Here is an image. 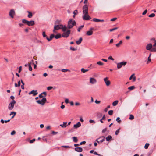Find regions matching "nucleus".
Returning <instances> with one entry per match:
<instances>
[{
	"label": "nucleus",
	"instance_id": "obj_51",
	"mask_svg": "<svg viewBox=\"0 0 156 156\" xmlns=\"http://www.w3.org/2000/svg\"><path fill=\"white\" fill-rule=\"evenodd\" d=\"M35 141V139H33L32 140H31L30 141V143H32L34 142Z\"/></svg>",
	"mask_w": 156,
	"mask_h": 156
},
{
	"label": "nucleus",
	"instance_id": "obj_17",
	"mask_svg": "<svg viewBox=\"0 0 156 156\" xmlns=\"http://www.w3.org/2000/svg\"><path fill=\"white\" fill-rule=\"evenodd\" d=\"M54 37H55V35L54 34H51L50 36V38H49L48 37H47V39L48 41H49L52 40Z\"/></svg>",
	"mask_w": 156,
	"mask_h": 156
},
{
	"label": "nucleus",
	"instance_id": "obj_28",
	"mask_svg": "<svg viewBox=\"0 0 156 156\" xmlns=\"http://www.w3.org/2000/svg\"><path fill=\"white\" fill-rule=\"evenodd\" d=\"M105 119H106L105 116V115H104L103 117H102V118H101V119L100 120V122L101 123H103V122L102 121V120H105Z\"/></svg>",
	"mask_w": 156,
	"mask_h": 156
},
{
	"label": "nucleus",
	"instance_id": "obj_26",
	"mask_svg": "<svg viewBox=\"0 0 156 156\" xmlns=\"http://www.w3.org/2000/svg\"><path fill=\"white\" fill-rule=\"evenodd\" d=\"M93 34V32L92 31H88L87 32L86 34L89 36Z\"/></svg>",
	"mask_w": 156,
	"mask_h": 156
},
{
	"label": "nucleus",
	"instance_id": "obj_9",
	"mask_svg": "<svg viewBox=\"0 0 156 156\" xmlns=\"http://www.w3.org/2000/svg\"><path fill=\"white\" fill-rule=\"evenodd\" d=\"M83 14H88V8L87 5H85L83 6Z\"/></svg>",
	"mask_w": 156,
	"mask_h": 156
},
{
	"label": "nucleus",
	"instance_id": "obj_44",
	"mask_svg": "<svg viewBox=\"0 0 156 156\" xmlns=\"http://www.w3.org/2000/svg\"><path fill=\"white\" fill-rule=\"evenodd\" d=\"M61 71L63 72H66L68 71L69 70L66 69H62L61 70Z\"/></svg>",
	"mask_w": 156,
	"mask_h": 156
},
{
	"label": "nucleus",
	"instance_id": "obj_21",
	"mask_svg": "<svg viewBox=\"0 0 156 156\" xmlns=\"http://www.w3.org/2000/svg\"><path fill=\"white\" fill-rule=\"evenodd\" d=\"M122 40L119 41V42L115 44L117 47H119L120 46V45H122Z\"/></svg>",
	"mask_w": 156,
	"mask_h": 156
},
{
	"label": "nucleus",
	"instance_id": "obj_6",
	"mask_svg": "<svg viewBox=\"0 0 156 156\" xmlns=\"http://www.w3.org/2000/svg\"><path fill=\"white\" fill-rule=\"evenodd\" d=\"M70 31L68 30L67 31L63 32L62 34V36L63 37H67L69 35Z\"/></svg>",
	"mask_w": 156,
	"mask_h": 156
},
{
	"label": "nucleus",
	"instance_id": "obj_64",
	"mask_svg": "<svg viewBox=\"0 0 156 156\" xmlns=\"http://www.w3.org/2000/svg\"><path fill=\"white\" fill-rule=\"evenodd\" d=\"M134 75V74H133L131 76H130V77H129V79L130 80H131L132 79V78H133V76Z\"/></svg>",
	"mask_w": 156,
	"mask_h": 156
},
{
	"label": "nucleus",
	"instance_id": "obj_63",
	"mask_svg": "<svg viewBox=\"0 0 156 156\" xmlns=\"http://www.w3.org/2000/svg\"><path fill=\"white\" fill-rule=\"evenodd\" d=\"M80 120L82 122H84V120L81 117H80Z\"/></svg>",
	"mask_w": 156,
	"mask_h": 156
},
{
	"label": "nucleus",
	"instance_id": "obj_10",
	"mask_svg": "<svg viewBox=\"0 0 156 156\" xmlns=\"http://www.w3.org/2000/svg\"><path fill=\"white\" fill-rule=\"evenodd\" d=\"M82 17L83 20H89L91 19L90 17L88 14H84V15Z\"/></svg>",
	"mask_w": 156,
	"mask_h": 156
},
{
	"label": "nucleus",
	"instance_id": "obj_43",
	"mask_svg": "<svg viewBox=\"0 0 156 156\" xmlns=\"http://www.w3.org/2000/svg\"><path fill=\"white\" fill-rule=\"evenodd\" d=\"M116 120L117 121V122L119 123L121 122V120H120V118L118 117L117 118Z\"/></svg>",
	"mask_w": 156,
	"mask_h": 156
},
{
	"label": "nucleus",
	"instance_id": "obj_40",
	"mask_svg": "<svg viewBox=\"0 0 156 156\" xmlns=\"http://www.w3.org/2000/svg\"><path fill=\"white\" fill-rule=\"evenodd\" d=\"M134 119V116L132 115H130L129 116V119L130 120H133Z\"/></svg>",
	"mask_w": 156,
	"mask_h": 156
},
{
	"label": "nucleus",
	"instance_id": "obj_20",
	"mask_svg": "<svg viewBox=\"0 0 156 156\" xmlns=\"http://www.w3.org/2000/svg\"><path fill=\"white\" fill-rule=\"evenodd\" d=\"M82 40L83 39L82 37L80 38L78 40L76 41V44L78 45L80 44L81 43Z\"/></svg>",
	"mask_w": 156,
	"mask_h": 156
},
{
	"label": "nucleus",
	"instance_id": "obj_52",
	"mask_svg": "<svg viewBox=\"0 0 156 156\" xmlns=\"http://www.w3.org/2000/svg\"><path fill=\"white\" fill-rule=\"evenodd\" d=\"M108 58V59L112 60V61H114V59L112 58V57L111 56H109Z\"/></svg>",
	"mask_w": 156,
	"mask_h": 156
},
{
	"label": "nucleus",
	"instance_id": "obj_54",
	"mask_svg": "<svg viewBox=\"0 0 156 156\" xmlns=\"http://www.w3.org/2000/svg\"><path fill=\"white\" fill-rule=\"evenodd\" d=\"M147 12V10H145L142 13V15H144L146 14Z\"/></svg>",
	"mask_w": 156,
	"mask_h": 156
},
{
	"label": "nucleus",
	"instance_id": "obj_42",
	"mask_svg": "<svg viewBox=\"0 0 156 156\" xmlns=\"http://www.w3.org/2000/svg\"><path fill=\"white\" fill-rule=\"evenodd\" d=\"M120 130V129L119 128L118 129H117L115 132V134L117 135L119 132V130Z\"/></svg>",
	"mask_w": 156,
	"mask_h": 156
},
{
	"label": "nucleus",
	"instance_id": "obj_47",
	"mask_svg": "<svg viewBox=\"0 0 156 156\" xmlns=\"http://www.w3.org/2000/svg\"><path fill=\"white\" fill-rule=\"evenodd\" d=\"M16 112H11L9 114L10 115H12L13 114V115H16Z\"/></svg>",
	"mask_w": 156,
	"mask_h": 156
},
{
	"label": "nucleus",
	"instance_id": "obj_8",
	"mask_svg": "<svg viewBox=\"0 0 156 156\" xmlns=\"http://www.w3.org/2000/svg\"><path fill=\"white\" fill-rule=\"evenodd\" d=\"M108 79L109 78L108 77H106L104 79L105 83L107 86H108L111 84V82L108 80Z\"/></svg>",
	"mask_w": 156,
	"mask_h": 156
},
{
	"label": "nucleus",
	"instance_id": "obj_56",
	"mask_svg": "<svg viewBox=\"0 0 156 156\" xmlns=\"http://www.w3.org/2000/svg\"><path fill=\"white\" fill-rule=\"evenodd\" d=\"M62 147H65L66 148H70V147L68 146H62Z\"/></svg>",
	"mask_w": 156,
	"mask_h": 156
},
{
	"label": "nucleus",
	"instance_id": "obj_41",
	"mask_svg": "<svg viewBox=\"0 0 156 156\" xmlns=\"http://www.w3.org/2000/svg\"><path fill=\"white\" fill-rule=\"evenodd\" d=\"M28 66H29V70L30 71H32V67H31V65H30V64H29V63L28 64Z\"/></svg>",
	"mask_w": 156,
	"mask_h": 156
},
{
	"label": "nucleus",
	"instance_id": "obj_29",
	"mask_svg": "<svg viewBox=\"0 0 156 156\" xmlns=\"http://www.w3.org/2000/svg\"><path fill=\"white\" fill-rule=\"evenodd\" d=\"M84 27V25H81L80 26L77 30L78 32H80V30Z\"/></svg>",
	"mask_w": 156,
	"mask_h": 156
},
{
	"label": "nucleus",
	"instance_id": "obj_5",
	"mask_svg": "<svg viewBox=\"0 0 156 156\" xmlns=\"http://www.w3.org/2000/svg\"><path fill=\"white\" fill-rule=\"evenodd\" d=\"M127 63L126 62L123 61L117 64V67L118 69L121 68L122 66H125Z\"/></svg>",
	"mask_w": 156,
	"mask_h": 156
},
{
	"label": "nucleus",
	"instance_id": "obj_2",
	"mask_svg": "<svg viewBox=\"0 0 156 156\" xmlns=\"http://www.w3.org/2000/svg\"><path fill=\"white\" fill-rule=\"evenodd\" d=\"M22 22L26 24L29 26H32L34 25V22L33 20L28 21L27 20L24 19L22 20Z\"/></svg>",
	"mask_w": 156,
	"mask_h": 156
},
{
	"label": "nucleus",
	"instance_id": "obj_50",
	"mask_svg": "<svg viewBox=\"0 0 156 156\" xmlns=\"http://www.w3.org/2000/svg\"><path fill=\"white\" fill-rule=\"evenodd\" d=\"M110 108V105H108L107 107L105 109L104 111L105 112H107V110H108V109L109 108Z\"/></svg>",
	"mask_w": 156,
	"mask_h": 156
},
{
	"label": "nucleus",
	"instance_id": "obj_12",
	"mask_svg": "<svg viewBox=\"0 0 156 156\" xmlns=\"http://www.w3.org/2000/svg\"><path fill=\"white\" fill-rule=\"evenodd\" d=\"M152 47H153V45L151 43H149L147 45L146 48L147 50L150 51L152 48Z\"/></svg>",
	"mask_w": 156,
	"mask_h": 156
},
{
	"label": "nucleus",
	"instance_id": "obj_34",
	"mask_svg": "<svg viewBox=\"0 0 156 156\" xmlns=\"http://www.w3.org/2000/svg\"><path fill=\"white\" fill-rule=\"evenodd\" d=\"M93 21L96 22H99L100 20L97 18H94L93 19Z\"/></svg>",
	"mask_w": 156,
	"mask_h": 156
},
{
	"label": "nucleus",
	"instance_id": "obj_7",
	"mask_svg": "<svg viewBox=\"0 0 156 156\" xmlns=\"http://www.w3.org/2000/svg\"><path fill=\"white\" fill-rule=\"evenodd\" d=\"M105 138L104 136H101L96 140V141L99 143L101 144L104 141Z\"/></svg>",
	"mask_w": 156,
	"mask_h": 156
},
{
	"label": "nucleus",
	"instance_id": "obj_30",
	"mask_svg": "<svg viewBox=\"0 0 156 156\" xmlns=\"http://www.w3.org/2000/svg\"><path fill=\"white\" fill-rule=\"evenodd\" d=\"M150 51L156 52V48L154 47H152V48L151 50Z\"/></svg>",
	"mask_w": 156,
	"mask_h": 156
},
{
	"label": "nucleus",
	"instance_id": "obj_36",
	"mask_svg": "<svg viewBox=\"0 0 156 156\" xmlns=\"http://www.w3.org/2000/svg\"><path fill=\"white\" fill-rule=\"evenodd\" d=\"M135 88V87L134 86H131L129 87L128 88V89L130 90H133Z\"/></svg>",
	"mask_w": 156,
	"mask_h": 156
},
{
	"label": "nucleus",
	"instance_id": "obj_58",
	"mask_svg": "<svg viewBox=\"0 0 156 156\" xmlns=\"http://www.w3.org/2000/svg\"><path fill=\"white\" fill-rule=\"evenodd\" d=\"M22 66H20L19 68V71H18V72L19 73H20V72L22 70Z\"/></svg>",
	"mask_w": 156,
	"mask_h": 156
},
{
	"label": "nucleus",
	"instance_id": "obj_62",
	"mask_svg": "<svg viewBox=\"0 0 156 156\" xmlns=\"http://www.w3.org/2000/svg\"><path fill=\"white\" fill-rule=\"evenodd\" d=\"M86 143V142L85 141H83L82 142H81L80 144V145H82V144H84Z\"/></svg>",
	"mask_w": 156,
	"mask_h": 156
},
{
	"label": "nucleus",
	"instance_id": "obj_55",
	"mask_svg": "<svg viewBox=\"0 0 156 156\" xmlns=\"http://www.w3.org/2000/svg\"><path fill=\"white\" fill-rule=\"evenodd\" d=\"M100 101H98L97 100H96L95 101V102L97 104H99L100 103Z\"/></svg>",
	"mask_w": 156,
	"mask_h": 156
},
{
	"label": "nucleus",
	"instance_id": "obj_39",
	"mask_svg": "<svg viewBox=\"0 0 156 156\" xmlns=\"http://www.w3.org/2000/svg\"><path fill=\"white\" fill-rule=\"evenodd\" d=\"M113 113V111L112 110H110L108 112V114H109V115H112Z\"/></svg>",
	"mask_w": 156,
	"mask_h": 156
},
{
	"label": "nucleus",
	"instance_id": "obj_22",
	"mask_svg": "<svg viewBox=\"0 0 156 156\" xmlns=\"http://www.w3.org/2000/svg\"><path fill=\"white\" fill-rule=\"evenodd\" d=\"M112 136L111 135L108 136L106 138L107 141H109L112 138Z\"/></svg>",
	"mask_w": 156,
	"mask_h": 156
},
{
	"label": "nucleus",
	"instance_id": "obj_48",
	"mask_svg": "<svg viewBox=\"0 0 156 156\" xmlns=\"http://www.w3.org/2000/svg\"><path fill=\"white\" fill-rule=\"evenodd\" d=\"M73 13L74 15L77 14L78 13L77 10H75L73 12Z\"/></svg>",
	"mask_w": 156,
	"mask_h": 156
},
{
	"label": "nucleus",
	"instance_id": "obj_18",
	"mask_svg": "<svg viewBox=\"0 0 156 156\" xmlns=\"http://www.w3.org/2000/svg\"><path fill=\"white\" fill-rule=\"evenodd\" d=\"M81 123L80 122H78L77 124H74L73 127L76 128L80 127L81 126Z\"/></svg>",
	"mask_w": 156,
	"mask_h": 156
},
{
	"label": "nucleus",
	"instance_id": "obj_45",
	"mask_svg": "<svg viewBox=\"0 0 156 156\" xmlns=\"http://www.w3.org/2000/svg\"><path fill=\"white\" fill-rule=\"evenodd\" d=\"M154 39V41L153 42L154 43V44L153 45V47H156V40L155 39Z\"/></svg>",
	"mask_w": 156,
	"mask_h": 156
},
{
	"label": "nucleus",
	"instance_id": "obj_61",
	"mask_svg": "<svg viewBox=\"0 0 156 156\" xmlns=\"http://www.w3.org/2000/svg\"><path fill=\"white\" fill-rule=\"evenodd\" d=\"M117 19L116 18H113L111 20V21H115Z\"/></svg>",
	"mask_w": 156,
	"mask_h": 156
},
{
	"label": "nucleus",
	"instance_id": "obj_31",
	"mask_svg": "<svg viewBox=\"0 0 156 156\" xmlns=\"http://www.w3.org/2000/svg\"><path fill=\"white\" fill-rule=\"evenodd\" d=\"M97 64L100 66H102L104 65V63L100 61L97 62Z\"/></svg>",
	"mask_w": 156,
	"mask_h": 156
},
{
	"label": "nucleus",
	"instance_id": "obj_19",
	"mask_svg": "<svg viewBox=\"0 0 156 156\" xmlns=\"http://www.w3.org/2000/svg\"><path fill=\"white\" fill-rule=\"evenodd\" d=\"M67 126V123L66 122H64L62 124H61L60 125V126L62 128H65Z\"/></svg>",
	"mask_w": 156,
	"mask_h": 156
},
{
	"label": "nucleus",
	"instance_id": "obj_25",
	"mask_svg": "<svg viewBox=\"0 0 156 156\" xmlns=\"http://www.w3.org/2000/svg\"><path fill=\"white\" fill-rule=\"evenodd\" d=\"M61 35L60 34H58L55 36V38L56 39H58L61 38Z\"/></svg>",
	"mask_w": 156,
	"mask_h": 156
},
{
	"label": "nucleus",
	"instance_id": "obj_49",
	"mask_svg": "<svg viewBox=\"0 0 156 156\" xmlns=\"http://www.w3.org/2000/svg\"><path fill=\"white\" fill-rule=\"evenodd\" d=\"M89 122L90 123H95V122L93 120H89Z\"/></svg>",
	"mask_w": 156,
	"mask_h": 156
},
{
	"label": "nucleus",
	"instance_id": "obj_46",
	"mask_svg": "<svg viewBox=\"0 0 156 156\" xmlns=\"http://www.w3.org/2000/svg\"><path fill=\"white\" fill-rule=\"evenodd\" d=\"M53 88V87L52 86H49L47 87V89L48 90H50Z\"/></svg>",
	"mask_w": 156,
	"mask_h": 156
},
{
	"label": "nucleus",
	"instance_id": "obj_4",
	"mask_svg": "<svg viewBox=\"0 0 156 156\" xmlns=\"http://www.w3.org/2000/svg\"><path fill=\"white\" fill-rule=\"evenodd\" d=\"M16 103V101L14 100H12L9 104L8 108L10 110H12L14 107V104Z\"/></svg>",
	"mask_w": 156,
	"mask_h": 156
},
{
	"label": "nucleus",
	"instance_id": "obj_35",
	"mask_svg": "<svg viewBox=\"0 0 156 156\" xmlns=\"http://www.w3.org/2000/svg\"><path fill=\"white\" fill-rule=\"evenodd\" d=\"M81 71L83 73H85L87 72L88 71V69H85L84 68H82L81 69Z\"/></svg>",
	"mask_w": 156,
	"mask_h": 156
},
{
	"label": "nucleus",
	"instance_id": "obj_60",
	"mask_svg": "<svg viewBox=\"0 0 156 156\" xmlns=\"http://www.w3.org/2000/svg\"><path fill=\"white\" fill-rule=\"evenodd\" d=\"M65 102L66 103V104L68 103L69 102V99H67V98L65 99Z\"/></svg>",
	"mask_w": 156,
	"mask_h": 156
},
{
	"label": "nucleus",
	"instance_id": "obj_15",
	"mask_svg": "<svg viewBox=\"0 0 156 156\" xmlns=\"http://www.w3.org/2000/svg\"><path fill=\"white\" fill-rule=\"evenodd\" d=\"M75 150L78 152H81L83 151V149L81 147H77L75 148Z\"/></svg>",
	"mask_w": 156,
	"mask_h": 156
},
{
	"label": "nucleus",
	"instance_id": "obj_1",
	"mask_svg": "<svg viewBox=\"0 0 156 156\" xmlns=\"http://www.w3.org/2000/svg\"><path fill=\"white\" fill-rule=\"evenodd\" d=\"M76 25V22L73 19H71L68 21L67 27L69 29H71Z\"/></svg>",
	"mask_w": 156,
	"mask_h": 156
},
{
	"label": "nucleus",
	"instance_id": "obj_13",
	"mask_svg": "<svg viewBox=\"0 0 156 156\" xmlns=\"http://www.w3.org/2000/svg\"><path fill=\"white\" fill-rule=\"evenodd\" d=\"M97 82L96 80L94 78H91L90 79V83L94 84L95 83Z\"/></svg>",
	"mask_w": 156,
	"mask_h": 156
},
{
	"label": "nucleus",
	"instance_id": "obj_27",
	"mask_svg": "<svg viewBox=\"0 0 156 156\" xmlns=\"http://www.w3.org/2000/svg\"><path fill=\"white\" fill-rule=\"evenodd\" d=\"M61 27V29H62V30L64 32L66 30L67 28V27L66 26H63V25H62V27Z\"/></svg>",
	"mask_w": 156,
	"mask_h": 156
},
{
	"label": "nucleus",
	"instance_id": "obj_14",
	"mask_svg": "<svg viewBox=\"0 0 156 156\" xmlns=\"http://www.w3.org/2000/svg\"><path fill=\"white\" fill-rule=\"evenodd\" d=\"M61 27H62V25H58L54 26V30H56L60 29H61Z\"/></svg>",
	"mask_w": 156,
	"mask_h": 156
},
{
	"label": "nucleus",
	"instance_id": "obj_59",
	"mask_svg": "<svg viewBox=\"0 0 156 156\" xmlns=\"http://www.w3.org/2000/svg\"><path fill=\"white\" fill-rule=\"evenodd\" d=\"M42 93H41L39 95V97L40 98H43V96L42 95Z\"/></svg>",
	"mask_w": 156,
	"mask_h": 156
},
{
	"label": "nucleus",
	"instance_id": "obj_32",
	"mask_svg": "<svg viewBox=\"0 0 156 156\" xmlns=\"http://www.w3.org/2000/svg\"><path fill=\"white\" fill-rule=\"evenodd\" d=\"M42 35L44 37H45L46 39L47 37H48L46 35L45 31H43L42 32Z\"/></svg>",
	"mask_w": 156,
	"mask_h": 156
},
{
	"label": "nucleus",
	"instance_id": "obj_57",
	"mask_svg": "<svg viewBox=\"0 0 156 156\" xmlns=\"http://www.w3.org/2000/svg\"><path fill=\"white\" fill-rule=\"evenodd\" d=\"M70 50L73 51H75L76 50V49H75V48L72 47H70Z\"/></svg>",
	"mask_w": 156,
	"mask_h": 156
},
{
	"label": "nucleus",
	"instance_id": "obj_11",
	"mask_svg": "<svg viewBox=\"0 0 156 156\" xmlns=\"http://www.w3.org/2000/svg\"><path fill=\"white\" fill-rule=\"evenodd\" d=\"M15 12L14 9H11L9 12V15L12 18H13L14 15L15 14Z\"/></svg>",
	"mask_w": 156,
	"mask_h": 156
},
{
	"label": "nucleus",
	"instance_id": "obj_38",
	"mask_svg": "<svg viewBox=\"0 0 156 156\" xmlns=\"http://www.w3.org/2000/svg\"><path fill=\"white\" fill-rule=\"evenodd\" d=\"M155 14L154 13H152L148 16V17L150 18L155 16Z\"/></svg>",
	"mask_w": 156,
	"mask_h": 156
},
{
	"label": "nucleus",
	"instance_id": "obj_53",
	"mask_svg": "<svg viewBox=\"0 0 156 156\" xmlns=\"http://www.w3.org/2000/svg\"><path fill=\"white\" fill-rule=\"evenodd\" d=\"M16 133V131L15 130H13L12 131L11 133V134L12 135L15 134Z\"/></svg>",
	"mask_w": 156,
	"mask_h": 156
},
{
	"label": "nucleus",
	"instance_id": "obj_16",
	"mask_svg": "<svg viewBox=\"0 0 156 156\" xmlns=\"http://www.w3.org/2000/svg\"><path fill=\"white\" fill-rule=\"evenodd\" d=\"M37 91H34V90H33L31 91V92H30L29 93V94H33V95L34 96H35L37 95L38 94L37 92Z\"/></svg>",
	"mask_w": 156,
	"mask_h": 156
},
{
	"label": "nucleus",
	"instance_id": "obj_3",
	"mask_svg": "<svg viewBox=\"0 0 156 156\" xmlns=\"http://www.w3.org/2000/svg\"><path fill=\"white\" fill-rule=\"evenodd\" d=\"M46 101V98L45 97H44L41 100H37L36 101V102L38 104H41L42 105H44Z\"/></svg>",
	"mask_w": 156,
	"mask_h": 156
},
{
	"label": "nucleus",
	"instance_id": "obj_33",
	"mask_svg": "<svg viewBox=\"0 0 156 156\" xmlns=\"http://www.w3.org/2000/svg\"><path fill=\"white\" fill-rule=\"evenodd\" d=\"M73 140L75 142H77L78 141V139L76 137L74 136L73 137Z\"/></svg>",
	"mask_w": 156,
	"mask_h": 156
},
{
	"label": "nucleus",
	"instance_id": "obj_24",
	"mask_svg": "<svg viewBox=\"0 0 156 156\" xmlns=\"http://www.w3.org/2000/svg\"><path fill=\"white\" fill-rule=\"evenodd\" d=\"M119 101L118 100H116L114 101L112 104V105L113 106H116L118 104Z\"/></svg>",
	"mask_w": 156,
	"mask_h": 156
},
{
	"label": "nucleus",
	"instance_id": "obj_23",
	"mask_svg": "<svg viewBox=\"0 0 156 156\" xmlns=\"http://www.w3.org/2000/svg\"><path fill=\"white\" fill-rule=\"evenodd\" d=\"M27 12L28 13V15L27 16L29 18H31L33 16V14L31 12L28 11H27Z\"/></svg>",
	"mask_w": 156,
	"mask_h": 156
},
{
	"label": "nucleus",
	"instance_id": "obj_37",
	"mask_svg": "<svg viewBox=\"0 0 156 156\" xmlns=\"http://www.w3.org/2000/svg\"><path fill=\"white\" fill-rule=\"evenodd\" d=\"M149 145V143H146L144 146V148L146 149H147L148 148V147Z\"/></svg>",
	"mask_w": 156,
	"mask_h": 156
}]
</instances>
